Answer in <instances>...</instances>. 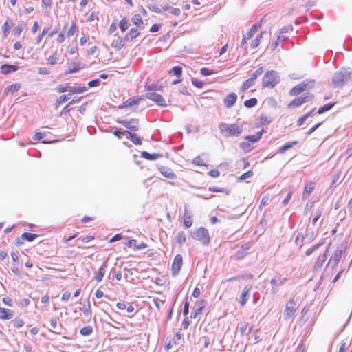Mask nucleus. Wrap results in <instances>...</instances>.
I'll return each instance as SVG.
<instances>
[{"label": "nucleus", "instance_id": "nucleus-1", "mask_svg": "<svg viewBox=\"0 0 352 352\" xmlns=\"http://www.w3.org/2000/svg\"><path fill=\"white\" fill-rule=\"evenodd\" d=\"M351 76L352 69L343 67L333 74L331 81L335 87H342L349 81Z\"/></svg>", "mask_w": 352, "mask_h": 352}, {"label": "nucleus", "instance_id": "nucleus-2", "mask_svg": "<svg viewBox=\"0 0 352 352\" xmlns=\"http://www.w3.org/2000/svg\"><path fill=\"white\" fill-rule=\"evenodd\" d=\"M219 129L221 134L226 138L231 136L238 137L242 133V127L238 124H228L221 122L219 125Z\"/></svg>", "mask_w": 352, "mask_h": 352}, {"label": "nucleus", "instance_id": "nucleus-3", "mask_svg": "<svg viewBox=\"0 0 352 352\" xmlns=\"http://www.w3.org/2000/svg\"><path fill=\"white\" fill-rule=\"evenodd\" d=\"M280 81L278 72L274 70H270L265 72L263 77L262 85L263 87H274Z\"/></svg>", "mask_w": 352, "mask_h": 352}, {"label": "nucleus", "instance_id": "nucleus-4", "mask_svg": "<svg viewBox=\"0 0 352 352\" xmlns=\"http://www.w3.org/2000/svg\"><path fill=\"white\" fill-rule=\"evenodd\" d=\"M192 237L199 241L204 245H207L210 243L209 232L207 229L203 227L192 232Z\"/></svg>", "mask_w": 352, "mask_h": 352}, {"label": "nucleus", "instance_id": "nucleus-5", "mask_svg": "<svg viewBox=\"0 0 352 352\" xmlns=\"http://www.w3.org/2000/svg\"><path fill=\"white\" fill-rule=\"evenodd\" d=\"M314 82H306L302 81L298 85L294 86L290 91L289 94L291 96H297L301 92L307 90L312 87Z\"/></svg>", "mask_w": 352, "mask_h": 352}, {"label": "nucleus", "instance_id": "nucleus-6", "mask_svg": "<svg viewBox=\"0 0 352 352\" xmlns=\"http://www.w3.org/2000/svg\"><path fill=\"white\" fill-rule=\"evenodd\" d=\"M263 72V69L262 67H258L252 75L251 78L246 80L243 85L242 89L243 91L249 89L250 87L254 85L255 80L257 79V78L262 74Z\"/></svg>", "mask_w": 352, "mask_h": 352}, {"label": "nucleus", "instance_id": "nucleus-7", "mask_svg": "<svg viewBox=\"0 0 352 352\" xmlns=\"http://www.w3.org/2000/svg\"><path fill=\"white\" fill-rule=\"evenodd\" d=\"M313 98V96L311 94H307L305 96L302 97H298L292 100L289 104V108H296L300 107L302 104L311 101Z\"/></svg>", "mask_w": 352, "mask_h": 352}, {"label": "nucleus", "instance_id": "nucleus-8", "mask_svg": "<svg viewBox=\"0 0 352 352\" xmlns=\"http://www.w3.org/2000/svg\"><path fill=\"white\" fill-rule=\"evenodd\" d=\"M146 98L149 99L161 107H166V101L162 95L155 92H148L144 96Z\"/></svg>", "mask_w": 352, "mask_h": 352}, {"label": "nucleus", "instance_id": "nucleus-9", "mask_svg": "<svg viewBox=\"0 0 352 352\" xmlns=\"http://www.w3.org/2000/svg\"><path fill=\"white\" fill-rule=\"evenodd\" d=\"M117 122L132 131H136L139 129V122L137 119L121 120H118Z\"/></svg>", "mask_w": 352, "mask_h": 352}, {"label": "nucleus", "instance_id": "nucleus-10", "mask_svg": "<svg viewBox=\"0 0 352 352\" xmlns=\"http://www.w3.org/2000/svg\"><path fill=\"white\" fill-rule=\"evenodd\" d=\"M298 309V305L294 299H290L286 304V307L284 311L287 318H292L296 309Z\"/></svg>", "mask_w": 352, "mask_h": 352}, {"label": "nucleus", "instance_id": "nucleus-11", "mask_svg": "<svg viewBox=\"0 0 352 352\" xmlns=\"http://www.w3.org/2000/svg\"><path fill=\"white\" fill-rule=\"evenodd\" d=\"M183 264V258L181 254H177L174 258V261L172 263V272L174 276L178 274L180 271L182 266Z\"/></svg>", "mask_w": 352, "mask_h": 352}, {"label": "nucleus", "instance_id": "nucleus-12", "mask_svg": "<svg viewBox=\"0 0 352 352\" xmlns=\"http://www.w3.org/2000/svg\"><path fill=\"white\" fill-rule=\"evenodd\" d=\"M330 249H331V245L330 244L328 247V248L327 249L326 252L322 255V256H320L317 261H316L315 263V265H314V270H320L324 263V262L326 261L328 256H329V252L330 251Z\"/></svg>", "mask_w": 352, "mask_h": 352}, {"label": "nucleus", "instance_id": "nucleus-13", "mask_svg": "<svg viewBox=\"0 0 352 352\" xmlns=\"http://www.w3.org/2000/svg\"><path fill=\"white\" fill-rule=\"evenodd\" d=\"M343 252V250H336L333 256L329 259L327 265H331L332 268L336 267L340 262Z\"/></svg>", "mask_w": 352, "mask_h": 352}, {"label": "nucleus", "instance_id": "nucleus-14", "mask_svg": "<svg viewBox=\"0 0 352 352\" xmlns=\"http://www.w3.org/2000/svg\"><path fill=\"white\" fill-rule=\"evenodd\" d=\"M157 168L164 177L170 179H175L177 178L176 174L170 168L158 165Z\"/></svg>", "mask_w": 352, "mask_h": 352}, {"label": "nucleus", "instance_id": "nucleus-15", "mask_svg": "<svg viewBox=\"0 0 352 352\" xmlns=\"http://www.w3.org/2000/svg\"><path fill=\"white\" fill-rule=\"evenodd\" d=\"M286 280V278H281L280 276L278 277H274L270 280V283L272 285V292L273 294H276L278 290V287L283 285Z\"/></svg>", "mask_w": 352, "mask_h": 352}, {"label": "nucleus", "instance_id": "nucleus-16", "mask_svg": "<svg viewBox=\"0 0 352 352\" xmlns=\"http://www.w3.org/2000/svg\"><path fill=\"white\" fill-rule=\"evenodd\" d=\"M206 305V301L202 300L197 302L193 307V311L191 313V318H195L199 314H200L204 307Z\"/></svg>", "mask_w": 352, "mask_h": 352}, {"label": "nucleus", "instance_id": "nucleus-17", "mask_svg": "<svg viewBox=\"0 0 352 352\" xmlns=\"http://www.w3.org/2000/svg\"><path fill=\"white\" fill-rule=\"evenodd\" d=\"M58 318L56 317H52L50 319V325L52 329L50 330L54 333L60 334L63 327L61 323L58 324Z\"/></svg>", "mask_w": 352, "mask_h": 352}, {"label": "nucleus", "instance_id": "nucleus-18", "mask_svg": "<svg viewBox=\"0 0 352 352\" xmlns=\"http://www.w3.org/2000/svg\"><path fill=\"white\" fill-rule=\"evenodd\" d=\"M257 30H258V25L254 24L251 27L249 32L243 35V39L241 41V46L243 47L247 43V41L250 39L254 36V34L257 32Z\"/></svg>", "mask_w": 352, "mask_h": 352}, {"label": "nucleus", "instance_id": "nucleus-19", "mask_svg": "<svg viewBox=\"0 0 352 352\" xmlns=\"http://www.w3.org/2000/svg\"><path fill=\"white\" fill-rule=\"evenodd\" d=\"M237 95L235 93H230L224 99V104L227 108H231L236 103Z\"/></svg>", "mask_w": 352, "mask_h": 352}, {"label": "nucleus", "instance_id": "nucleus-20", "mask_svg": "<svg viewBox=\"0 0 352 352\" xmlns=\"http://www.w3.org/2000/svg\"><path fill=\"white\" fill-rule=\"evenodd\" d=\"M252 289V286L250 285H246L243 291H242V293L241 294V296H240V303H241V306H243L245 305V303L247 302L248 300V294H249V292Z\"/></svg>", "mask_w": 352, "mask_h": 352}, {"label": "nucleus", "instance_id": "nucleus-21", "mask_svg": "<svg viewBox=\"0 0 352 352\" xmlns=\"http://www.w3.org/2000/svg\"><path fill=\"white\" fill-rule=\"evenodd\" d=\"M16 70H18L17 65L3 64L1 66V72L3 74H8Z\"/></svg>", "mask_w": 352, "mask_h": 352}, {"label": "nucleus", "instance_id": "nucleus-22", "mask_svg": "<svg viewBox=\"0 0 352 352\" xmlns=\"http://www.w3.org/2000/svg\"><path fill=\"white\" fill-rule=\"evenodd\" d=\"M13 317V311L10 309L0 307V319L7 320Z\"/></svg>", "mask_w": 352, "mask_h": 352}, {"label": "nucleus", "instance_id": "nucleus-23", "mask_svg": "<svg viewBox=\"0 0 352 352\" xmlns=\"http://www.w3.org/2000/svg\"><path fill=\"white\" fill-rule=\"evenodd\" d=\"M107 266V261H104L101 267L99 268L98 272L96 274L95 279L97 282H100L104 275L105 268Z\"/></svg>", "mask_w": 352, "mask_h": 352}, {"label": "nucleus", "instance_id": "nucleus-24", "mask_svg": "<svg viewBox=\"0 0 352 352\" xmlns=\"http://www.w3.org/2000/svg\"><path fill=\"white\" fill-rule=\"evenodd\" d=\"M141 157L148 160H156L162 157V155L159 153L151 154L147 151H142L141 153Z\"/></svg>", "mask_w": 352, "mask_h": 352}, {"label": "nucleus", "instance_id": "nucleus-25", "mask_svg": "<svg viewBox=\"0 0 352 352\" xmlns=\"http://www.w3.org/2000/svg\"><path fill=\"white\" fill-rule=\"evenodd\" d=\"M124 39L125 38L118 36L113 41L111 45L117 50H121L125 45Z\"/></svg>", "mask_w": 352, "mask_h": 352}, {"label": "nucleus", "instance_id": "nucleus-26", "mask_svg": "<svg viewBox=\"0 0 352 352\" xmlns=\"http://www.w3.org/2000/svg\"><path fill=\"white\" fill-rule=\"evenodd\" d=\"M141 100V98H129V100H127L126 101H125L124 102H123V104L122 105H120L119 107L120 109H122V108H125V107H132L133 105H136V104H138L140 101Z\"/></svg>", "mask_w": 352, "mask_h": 352}, {"label": "nucleus", "instance_id": "nucleus-27", "mask_svg": "<svg viewBox=\"0 0 352 352\" xmlns=\"http://www.w3.org/2000/svg\"><path fill=\"white\" fill-rule=\"evenodd\" d=\"M126 245L130 248L134 247V249H135V250H142V249H144L147 247L146 244L144 243H141L137 245L136 241L134 239L129 240L127 242Z\"/></svg>", "mask_w": 352, "mask_h": 352}, {"label": "nucleus", "instance_id": "nucleus-28", "mask_svg": "<svg viewBox=\"0 0 352 352\" xmlns=\"http://www.w3.org/2000/svg\"><path fill=\"white\" fill-rule=\"evenodd\" d=\"M140 34L138 30L135 28H133L130 30L129 32L126 34L125 36V39L126 40H133L137 38Z\"/></svg>", "mask_w": 352, "mask_h": 352}, {"label": "nucleus", "instance_id": "nucleus-29", "mask_svg": "<svg viewBox=\"0 0 352 352\" xmlns=\"http://www.w3.org/2000/svg\"><path fill=\"white\" fill-rule=\"evenodd\" d=\"M127 134L129 135L131 142L135 145H141L142 144V139L140 137H138L136 133L126 131Z\"/></svg>", "mask_w": 352, "mask_h": 352}, {"label": "nucleus", "instance_id": "nucleus-30", "mask_svg": "<svg viewBox=\"0 0 352 352\" xmlns=\"http://www.w3.org/2000/svg\"><path fill=\"white\" fill-rule=\"evenodd\" d=\"M249 247L247 245H242L241 248L236 252V258L237 259H241L246 255V251L248 250Z\"/></svg>", "mask_w": 352, "mask_h": 352}, {"label": "nucleus", "instance_id": "nucleus-31", "mask_svg": "<svg viewBox=\"0 0 352 352\" xmlns=\"http://www.w3.org/2000/svg\"><path fill=\"white\" fill-rule=\"evenodd\" d=\"M252 328H253V326L250 327V329L248 330V324L245 322L241 323L239 327V331H240L241 335L242 336H243L245 335H248V333H250L251 332V331L252 330Z\"/></svg>", "mask_w": 352, "mask_h": 352}, {"label": "nucleus", "instance_id": "nucleus-32", "mask_svg": "<svg viewBox=\"0 0 352 352\" xmlns=\"http://www.w3.org/2000/svg\"><path fill=\"white\" fill-rule=\"evenodd\" d=\"M297 144H298L297 141H293L292 142H287L285 145H283V146H281L279 148L278 152L280 153H284L287 151H288L289 149L292 148L294 145H296Z\"/></svg>", "mask_w": 352, "mask_h": 352}, {"label": "nucleus", "instance_id": "nucleus-33", "mask_svg": "<svg viewBox=\"0 0 352 352\" xmlns=\"http://www.w3.org/2000/svg\"><path fill=\"white\" fill-rule=\"evenodd\" d=\"M38 235L36 234L24 232L21 234V239L28 241H33L36 238H37Z\"/></svg>", "mask_w": 352, "mask_h": 352}, {"label": "nucleus", "instance_id": "nucleus-34", "mask_svg": "<svg viewBox=\"0 0 352 352\" xmlns=\"http://www.w3.org/2000/svg\"><path fill=\"white\" fill-rule=\"evenodd\" d=\"M87 90V87H70L69 88V94H71V95L72 94H80V93H83L84 91H85Z\"/></svg>", "mask_w": 352, "mask_h": 352}, {"label": "nucleus", "instance_id": "nucleus-35", "mask_svg": "<svg viewBox=\"0 0 352 352\" xmlns=\"http://www.w3.org/2000/svg\"><path fill=\"white\" fill-rule=\"evenodd\" d=\"M314 189V186L313 184H310L309 186H306L302 194V199H306L309 197L313 190Z\"/></svg>", "mask_w": 352, "mask_h": 352}, {"label": "nucleus", "instance_id": "nucleus-36", "mask_svg": "<svg viewBox=\"0 0 352 352\" xmlns=\"http://www.w3.org/2000/svg\"><path fill=\"white\" fill-rule=\"evenodd\" d=\"M262 135H263V132L259 131V132L256 133L255 135L247 136L246 139L248 140L250 142H256L261 138Z\"/></svg>", "mask_w": 352, "mask_h": 352}, {"label": "nucleus", "instance_id": "nucleus-37", "mask_svg": "<svg viewBox=\"0 0 352 352\" xmlns=\"http://www.w3.org/2000/svg\"><path fill=\"white\" fill-rule=\"evenodd\" d=\"M335 103H328L320 108L317 112L318 114H322L333 108Z\"/></svg>", "mask_w": 352, "mask_h": 352}, {"label": "nucleus", "instance_id": "nucleus-38", "mask_svg": "<svg viewBox=\"0 0 352 352\" xmlns=\"http://www.w3.org/2000/svg\"><path fill=\"white\" fill-rule=\"evenodd\" d=\"M129 25L130 23L129 21L125 18L122 19L119 23V27L122 32H125L129 28Z\"/></svg>", "mask_w": 352, "mask_h": 352}, {"label": "nucleus", "instance_id": "nucleus-39", "mask_svg": "<svg viewBox=\"0 0 352 352\" xmlns=\"http://www.w3.org/2000/svg\"><path fill=\"white\" fill-rule=\"evenodd\" d=\"M92 332H93V327L91 326L84 327L80 330V333L82 336H89L90 334L92 333Z\"/></svg>", "mask_w": 352, "mask_h": 352}, {"label": "nucleus", "instance_id": "nucleus-40", "mask_svg": "<svg viewBox=\"0 0 352 352\" xmlns=\"http://www.w3.org/2000/svg\"><path fill=\"white\" fill-rule=\"evenodd\" d=\"M186 241V234L183 231L179 232L177 236V242L181 245Z\"/></svg>", "mask_w": 352, "mask_h": 352}, {"label": "nucleus", "instance_id": "nucleus-41", "mask_svg": "<svg viewBox=\"0 0 352 352\" xmlns=\"http://www.w3.org/2000/svg\"><path fill=\"white\" fill-rule=\"evenodd\" d=\"M257 104V99L256 98H252L244 102V105L248 108H252L256 106Z\"/></svg>", "mask_w": 352, "mask_h": 352}, {"label": "nucleus", "instance_id": "nucleus-42", "mask_svg": "<svg viewBox=\"0 0 352 352\" xmlns=\"http://www.w3.org/2000/svg\"><path fill=\"white\" fill-rule=\"evenodd\" d=\"M304 236L302 233H298L295 239V243L299 248H301L303 245Z\"/></svg>", "mask_w": 352, "mask_h": 352}, {"label": "nucleus", "instance_id": "nucleus-43", "mask_svg": "<svg viewBox=\"0 0 352 352\" xmlns=\"http://www.w3.org/2000/svg\"><path fill=\"white\" fill-rule=\"evenodd\" d=\"M71 94L61 95L56 100V103L58 105L61 104L62 103L67 101L70 98Z\"/></svg>", "mask_w": 352, "mask_h": 352}, {"label": "nucleus", "instance_id": "nucleus-44", "mask_svg": "<svg viewBox=\"0 0 352 352\" xmlns=\"http://www.w3.org/2000/svg\"><path fill=\"white\" fill-rule=\"evenodd\" d=\"M208 190L211 192H226V194L227 195H229V193H230V191L226 188H221L215 187V186L209 187Z\"/></svg>", "mask_w": 352, "mask_h": 352}, {"label": "nucleus", "instance_id": "nucleus-45", "mask_svg": "<svg viewBox=\"0 0 352 352\" xmlns=\"http://www.w3.org/2000/svg\"><path fill=\"white\" fill-rule=\"evenodd\" d=\"M58 60H59V57L58 56L57 54L55 53V54L51 55L47 58V63H49L50 65H54V64L57 63Z\"/></svg>", "mask_w": 352, "mask_h": 352}, {"label": "nucleus", "instance_id": "nucleus-46", "mask_svg": "<svg viewBox=\"0 0 352 352\" xmlns=\"http://www.w3.org/2000/svg\"><path fill=\"white\" fill-rule=\"evenodd\" d=\"M132 21L133 22L134 24L137 25H140L143 24V20L139 14H135L132 17Z\"/></svg>", "mask_w": 352, "mask_h": 352}, {"label": "nucleus", "instance_id": "nucleus-47", "mask_svg": "<svg viewBox=\"0 0 352 352\" xmlns=\"http://www.w3.org/2000/svg\"><path fill=\"white\" fill-rule=\"evenodd\" d=\"M69 87H70V86H69L67 83L63 84V85H60L57 87L56 90L59 93H63V92L69 91Z\"/></svg>", "mask_w": 352, "mask_h": 352}, {"label": "nucleus", "instance_id": "nucleus-48", "mask_svg": "<svg viewBox=\"0 0 352 352\" xmlns=\"http://www.w3.org/2000/svg\"><path fill=\"white\" fill-rule=\"evenodd\" d=\"M170 73H173L174 75L177 76H180L182 73V68L179 66H175L172 68Z\"/></svg>", "mask_w": 352, "mask_h": 352}, {"label": "nucleus", "instance_id": "nucleus-49", "mask_svg": "<svg viewBox=\"0 0 352 352\" xmlns=\"http://www.w3.org/2000/svg\"><path fill=\"white\" fill-rule=\"evenodd\" d=\"M21 87L20 84H12L8 87V91L14 94V92L17 91Z\"/></svg>", "mask_w": 352, "mask_h": 352}, {"label": "nucleus", "instance_id": "nucleus-50", "mask_svg": "<svg viewBox=\"0 0 352 352\" xmlns=\"http://www.w3.org/2000/svg\"><path fill=\"white\" fill-rule=\"evenodd\" d=\"M12 322L13 323V326L16 328L21 327L24 324L23 320L19 318L13 320Z\"/></svg>", "mask_w": 352, "mask_h": 352}, {"label": "nucleus", "instance_id": "nucleus-51", "mask_svg": "<svg viewBox=\"0 0 352 352\" xmlns=\"http://www.w3.org/2000/svg\"><path fill=\"white\" fill-rule=\"evenodd\" d=\"M78 30V28L76 27V24L74 23L69 28L68 32H67V36L69 37L71 36H73L76 31Z\"/></svg>", "mask_w": 352, "mask_h": 352}, {"label": "nucleus", "instance_id": "nucleus-52", "mask_svg": "<svg viewBox=\"0 0 352 352\" xmlns=\"http://www.w3.org/2000/svg\"><path fill=\"white\" fill-rule=\"evenodd\" d=\"M200 73L203 76H209V75L213 74H214V71L211 70V69H210L208 68H206V67H203L202 69H201Z\"/></svg>", "mask_w": 352, "mask_h": 352}, {"label": "nucleus", "instance_id": "nucleus-53", "mask_svg": "<svg viewBox=\"0 0 352 352\" xmlns=\"http://www.w3.org/2000/svg\"><path fill=\"white\" fill-rule=\"evenodd\" d=\"M148 9L156 13H162V9L155 4H150L148 6Z\"/></svg>", "mask_w": 352, "mask_h": 352}, {"label": "nucleus", "instance_id": "nucleus-54", "mask_svg": "<svg viewBox=\"0 0 352 352\" xmlns=\"http://www.w3.org/2000/svg\"><path fill=\"white\" fill-rule=\"evenodd\" d=\"M184 224L186 228H190L192 225V219L191 217H186L184 218Z\"/></svg>", "mask_w": 352, "mask_h": 352}, {"label": "nucleus", "instance_id": "nucleus-55", "mask_svg": "<svg viewBox=\"0 0 352 352\" xmlns=\"http://www.w3.org/2000/svg\"><path fill=\"white\" fill-rule=\"evenodd\" d=\"M170 13L174 14L175 16H179L181 14V10L179 8H173L170 6V9L168 10Z\"/></svg>", "mask_w": 352, "mask_h": 352}, {"label": "nucleus", "instance_id": "nucleus-56", "mask_svg": "<svg viewBox=\"0 0 352 352\" xmlns=\"http://www.w3.org/2000/svg\"><path fill=\"white\" fill-rule=\"evenodd\" d=\"M192 82L195 87H197L198 88H201L204 84L202 81H201L197 78H192Z\"/></svg>", "mask_w": 352, "mask_h": 352}, {"label": "nucleus", "instance_id": "nucleus-57", "mask_svg": "<svg viewBox=\"0 0 352 352\" xmlns=\"http://www.w3.org/2000/svg\"><path fill=\"white\" fill-rule=\"evenodd\" d=\"M193 164H195V165H199V166H202V165H204V160L201 157H200L199 156L198 157H196L194 160H193Z\"/></svg>", "mask_w": 352, "mask_h": 352}, {"label": "nucleus", "instance_id": "nucleus-58", "mask_svg": "<svg viewBox=\"0 0 352 352\" xmlns=\"http://www.w3.org/2000/svg\"><path fill=\"white\" fill-rule=\"evenodd\" d=\"M252 175V172L251 170H249V171L242 174L240 176L239 179L240 180H245L246 179L250 177Z\"/></svg>", "mask_w": 352, "mask_h": 352}, {"label": "nucleus", "instance_id": "nucleus-59", "mask_svg": "<svg viewBox=\"0 0 352 352\" xmlns=\"http://www.w3.org/2000/svg\"><path fill=\"white\" fill-rule=\"evenodd\" d=\"M292 193H293V192H292V190H290V191L287 193V197H286L283 199V201H282V204H283L284 206H286V205L289 203V200H290V199H291V198H292Z\"/></svg>", "mask_w": 352, "mask_h": 352}, {"label": "nucleus", "instance_id": "nucleus-60", "mask_svg": "<svg viewBox=\"0 0 352 352\" xmlns=\"http://www.w3.org/2000/svg\"><path fill=\"white\" fill-rule=\"evenodd\" d=\"M100 83V79H94L88 82V85L90 87L98 86Z\"/></svg>", "mask_w": 352, "mask_h": 352}, {"label": "nucleus", "instance_id": "nucleus-61", "mask_svg": "<svg viewBox=\"0 0 352 352\" xmlns=\"http://www.w3.org/2000/svg\"><path fill=\"white\" fill-rule=\"evenodd\" d=\"M127 131H122L119 129H117L114 132H113V134L117 136L118 138H121L122 135H124L125 134H127Z\"/></svg>", "mask_w": 352, "mask_h": 352}, {"label": "nucleus", "instance_id": "nucleus-62", "mask_svg": "<svg viewBox=\"0 0 352 352\" xmlns=\"http://www.w3.org/2000/svg\"><path fill=\"white\" fill-rule=\"evenodd\" d=\"M321 244H317L314 245L313 248H309L306 252V255L309 256L311 255L316 250H317Z\"/></svg>", "mask_w": 352, "mask_h": 352}, {"label": "nucleus", "instance_id": "nucleus-63", "mask_svg": "<svg viewBox=\"0 0 352 352\" xmlns=\"http://www.w3.org/2000/svg\"><path fill=\"white\" fill-rule=\"evenodd\" d=\"M220 175V173L218 170L217 169H213V170H211L210 172H209V175H210L212 177H214V178H217Z\"/></svg>", "mask_w": 352, "mask_h": 352}, {"label": "nucleus", "instance_id": "nucleus-64", "mask_svg": "<svg viewBox=\"0 0 352 352\" xmlns=\"http://www.w3.org/2000/svg\"><path fill=\"white\" fill-rule=\"evenodd\" d=\"M293 30V27L292 25H287V26H284L281 28L280 30V32L281 33H286V32H289V31H292Z\"/></svg>", "mask_w": 352, "mask_h": 352}]
</instances>
